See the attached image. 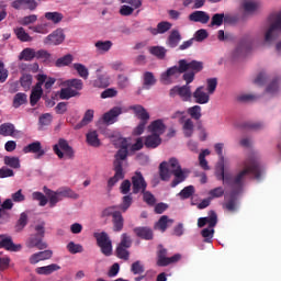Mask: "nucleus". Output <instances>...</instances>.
<instances>
[{"mask_svg":"<svg viewBox=\"0 0 281 281\" xmlns=\"http://www.w3.org/2000/svg\"><path fill=\"white\" fill-rule=\"evenodd\" d=\"M247 153H248V161H247V175L248 179H254L255 181H262V177H265L266 168L260 160V154L251 147V143L247 142Z\"/></svg>","mask_w":281,"mask_h":281,"instance_id":"1","label":"nucleus"},{"mask_svg":"<svg viewBox=\"0 0 281 281\" xmlns=\"http://www.w3.org/2000/svg\"><path fill=\"white\" fill-rule=\"evenodd\" d=\"M269 29L266 32L265 41L266 43H273L280 36L281 32V10L271 13L268 16ZM277 52H281V42L276 45Z\"/></svg>","mask_w":281,"mask_h":281,"instance_id":"2","label":"nucleus"},{"mask_svg":"<svg viewBox=\"0 0 281 281\" xmlns=\"http://www.w3.org/2000/svg\"><path fill=\"white\" fill-rule=\"evenodd\" d=\"M217 223L218 217L214 211H211L207 217H200L198 220V227H205V225H209V227L201 232L204 237V243H212V238H214V227H216Z\"/></svg>","mask_w":281,"mask_h":281,"instance_id":"3","label":"nucleus"},{"mask_svg":"<svg viewBox=\"0 0 281 281\" xmlns=\"http://www.w3.org/2000/svg\"><path fill=\"white\" fill-rule=\"evenodd\" d=\"M113 145L115 148H120L117 154L115 155L116 161L114 162V167L117 166V164H122L121 161H124L126 157H128V139L121 137V136H115V135H110Z\"/></svg>","mask_w":281,"mask_h":281,"instance_id":"4","label":"nucleus"},{"mask_svg":"<svg viewBox=\"0 0 281 281\" xmlns=\"http://www.w3.org/2000/svg\"><path fill=\"white\" fill-rule=\"evenodd\" d=\"M53 150L59 159H74L76 156L74 147H70L65 138H60L58 143L53 146Z\"/></svg>","mask_w":281,"mask_h":281,"instance_id":"5","label":"nucleus"},{"mask_svg":"<svg viewBox=\"0 0 281 281\" xmlns=\"http://www.w3.org/2000/svg\"><path fill=\"white\" fill-rule=\"evenodd\" d=\"M94 238L97 239V244L99 245L103 256L113 255V243L111 241L109 234L105 232L97 233L94 234Z\"/></svg>","mask_w":281,"mask_h":281,"instance_id":"6","label":"nucleus"},{"mask_svg":"<svg viewBox=\"0 0 281 281\" xmlns=\"http://www.w3.org/2000/svg\"><path fill=\"white\" fill-rule=\"evenodd\" d=\"M45 80H47V75H37V83L32 89L30 97L31 106H36L38 100H41V98L43 97V83L45 82Z\"/></svg>","mask_w":281,"mask_h":281,"instance_id":"7","label":"nucleus"},{"mask_svg":"<svg viewBox=\"0 0 281 281\" xmlns=\"http://www.w3.org/2000/svg\"><path fill=\"white\" fill-rule=\"evenodd\" d=\"M178 65L179 66H173L167 69L166 72L161 74L160 80L161 82H164V85H170V82H172V80H175L176 78H179L181 74H186V69L181 67L180 61L178 63Z\"/></svg>","mask_w":281,"mask_h":281,"instance_id":"8","label":"nucleus"},{"mask_svg":"<svg viewBox=\"0 0 281 281\" xmlns=\"http://www.w3.org/2000/svg\"><path fill=\"white\" fill-rule=\"evenodd\" d=\"M166 254H168V250L160 247L158 251V267H168V265H175V262H179V260H181L180 254H176L172 257H166Z\"/></svg>","mask_w":281,"mask_h":281,"instance_id":"9","label":"nucleus"},{"mask_svg":"<svg viewBox=\"0 0 281 281\" xmlns=\"http://www.w3.org/2000/svg\"><path fill=\"white\" fill-rule=\"evenodd\" d=\"M170 98H175V95H179L183 102H190L192 99V90L190 86H176L169 92Z\"/></svg>","mask_w":281,"mask_h":281,"instance_id":"10","label":"nucleus"},{"mask_svg":"<svg viewBox=\"0 0 281 281\" xmlns=\"http://www.w3.org/2000/svg\"><path fill=\"white\" fill-rule=\"evenodd\" d=\"M146 188H148V184L146 183L144 176L142 175L140 171H136L135 175L132 177L133 194H139V192H146Z\"/></svg>","mask_w":281,"mask_h":281,"instance_id":"11","label":"nucleus"},{"mask_svg":"<svg viewBox=\"0 0 281 281\" xmlns=\"http://www.w3.org/2000/svg\"><path fill=\"white\" fill-rule=\"evenodd\" d=\"M247 56V37L237 41V45L232 53L233 60H245Z\"/></svg>","mask_w":281,"mask_h":281,"instance_id":"12","label":"nucleus"},{"mask_svg":"<svg viewBox=\"0 0 281 281\" xmlns=\"http://www.w3.org/2000/svg\"><path fill=\"white\" fill-rule=\"evenodd\" d=\"M167 128L168 126L162 119L155 120L147 126L148 133L151 135H157L158 137H161V135L166 133Z\"/></svg>","mask_w":281,"mask_h":281,"instance_id":"13","label":"nucleus"},{"mask_svg":"<svg viewBox=\"0 0 281 281\" xmlns=\"http://www.w3.org/2000/svg\"><path fill=\"white\" fill-rule=\"evenodd\" d=\"M245 179H247V167L239 171L232 182V188L234 190L232 193L233 196L243 190Z\"/></svg>","mask_w":281,"mask_h":281,"instance_id":"14","label":"nucleus"},{"mask_svg":"<svg viewBox=\"0 0 281 281\" xmlns=\"http://www.w3.org/2000/svg\"><path fill=\"white\" fill-rule=\"evenodd\" d=\"M65 41V32L61 29H57L48 36L45 37L44 44L45 45H60Z\"/></svg>","mask_w":281,"mask_h":281,"instance_id":"15","label":"nucleus"},{"mask_svg":"<svg viewBox=\"0 0 281 281\" xmlns=\"http://www.w3.org/2000/svg\"><path fill=\"white\" fill-rule=\"evenodd\" d=\"M120 115H122V108L114 106L109 112L103 114L102 116L103 123L108 125L115 124Z\"/></svg>","mask_w":281,"mask_h":281,"instance_id":"16","label":"nucleus"},{"mask_svg":"<svg viewBox=\"0 0 281 281\" xmlns=\"http://www.w3.org/2000/svg\"><path fill=\"white\" fill-rule=\"evenodd\" d=\"M180 67L184 69V71H191L194 74H199V71L203 70V64L198 60L188 61L186 59H180Z\"/></svg>","mask_w":281,"mask_h":281,"instance_id":"17","label":"nucleus"},{"mask_svg":"<svg viewBox=\"0 0 281 281\" xmlns=\"http://www.w3.org/2000/svg\"><path fill=\"white\" fill-rule=\"evenodd\" d=\"M0 247L7 249V251H21L22 246L20 244H14L12 237L0 235Z\"/></svg>","mask_w":281,"mask_h":281,"instance_id":"18","label":"nucleus"},{"mask_svg":"<svg viewBox=\"0 0 281 281\" xmlns=\"http://www.w3.org/2000/svg\"><path fill=\"white\" fill-rule=\"evenodd\" d=\"M189 21L192 23H202V25H205L210 23V14L205 11H193L189 15Z\"/></svg>","mask_w":281,"mask_h":281,"instance_id":"19","label":"nucleus"},{"mask_svg":"<svg viewBox=\"0 0 281 281\" xmlns=\"http://www.w3.org/2000/svg\"><path fill=\"white\" fill-rule=\"evenodd\" d=\"M14 10H34L38 7L34 0H15L11 3Z\"/></svg>","mask_w":281,"mask_h":281,"instance_id":"20","label":"nucleus"},{"mask_svg":"<svg viewBox=\"0 0 281 281\" xmlns=\"http://www.w3.org/2000/svg\"><path fill=\"white\" fill-rule=\"evenodd\" d=\"M210 92H205L203 86L198 87L193 92V98L196 104H207L210 102Z\"/></svg>","mask_w":281,"mask_h":281,"instance_id":"21","label":"nucleus"},{"mask_svg":"<svg viewBox=\"0 0 281 281\" xmlns=\"http://www.w3.org/2000/svg\"><path fill=\"white\" fill-rule=\"evenodd\" d=\"M86 142L87 145L92 146V148H100V146H102V142H100V136L95 130H90L86 134Z\"/></svg>","mask_w":281,"mask_h":281,"instance_id":"22","label":"nucleus"},{"mask_svg":"<svg viewBox=\"0 0 281 281\" xmlns=\"http://www.w3.org/2000/svg\"><path fill=\"white\" fill-rule=\"evenodd\" d=\"M24 153H34L35 159H41V157H43V155H45V151L43 149V147L41 146V142H34L29 144L27 146H25L23 148Z\"/></svg>","mask_w":281,"mask_h":281,"instance_id":"23","label":"nucleus"},{"mask_svg":"<svg viewBox=\"0 0 281 281\" xmlns=\"http://www.w3.org/2000/svg\"><path fill=\"white\" fill-rule=\"evenodd\" d=\"M26 247L30 249L37 247L40 250L47 249V243L43 241V237L34 235L26 241Z\"/></svg>","mask_w":281,"mask_h":281,"instance_id":"24","label":"nucleus"},{"mask_svg":"<svg viewBox=\"0 0 281 281\" xmlns=\"http://www.w3.org/2000/svg\"><path fill=\"white\" fill-rule=\"evenodd\" d=\"M52 256H54V251L52 250L40 251V252L33 254L30 257V262L31 265H37V262H41L43 260H49Z\"/></svg>","mask_w":281,"mask_h":281,"instance_id":"25","label":"nucleus"},{"mask_svg":"<svg viewBox=\"0 0 281 281\" xmlns=\"http://www.w3.org/2000/svg\"><path fill=\"white\" fill-rule=\"evenodd\" d=\"M115 175L114 177L110 178L108 181V188H113L117 181H122L124 179V170L122 169V164H117L114 167Z\"/></svg>","mask_w":281,"mask_h":281,"instance_id":"26","label":"nucleus"},{"mask_svg":"<svg viewBox=\"0 0 281 281\" xmlns=\"http://www.w3.org/2000/svg\"><path fill=\"white\" fill-rule=\"evenodd\" d=\"M97 89H106L111 85V77L109 75H97V79L92 81Z\"/></svg>","mask_w":281,"mask_h":281,"instance_id":"27","label":"nucleus"},{"mask_svg":"<svg viewBox=\"0 0 281 281\" xmlns=\"http://www.w3.org/2000/svg\"><path fill=\"white\" fill-rule=\"evenodd\" d=\"M44 192L46 196H48L50 207H56V204L63 201V198H60V194H58V191H53L50 189H47V187H44Z\"/></svg>","mask_w":281,"mask_h":281,"instance_id":"28","label":"nucleus"},{"mask_svg":"<svg viewBox=\"0 0 281 281\" xmlns=\"http://www.w3.org/2000/svg\"><path fill=\"white\" fill-rule=\"evenodd\" d=\"M130 109H131V111L134 112L136 117H138V120H140V122H147L150 120V114H148V112L146 111V109H144V106L132 105Z\"/></svg>","mask_w":281,"mask_h":281,"instance_id":"29","label":"nucleus"},{"mask_svg":"<svg viewBox=\"0 0 281 281\" xmlns=\"http://www.w3.org/2000/svg\"><path fill=\"white\" fill-rule=\"evenodd\" d=\"M223 171L221 167L218 166V162L216 165V177L220 181H223L224 183H229V177L225 175V168H229V159L224 158L223 161Z\"/></svg>","mask_w":281,"mask_h":281,"instance_id":"30","label":"nucleus"},{"mask_svg":"<svg viewBox=\"0 0 281 281\" xmlns=\"http://www.w3.org/2000/svg\"><path fill=\"white\" fill-rule=\"evenodd\" d=\"M97 54H106L111 52V47H113V42L111 41H97L94 43Z\"/></svg>","mask_w":281,"mask_h":281,"instance_id":"31","label":"nucleus"},{"mask_svg":"<svg viewBox=\"0 0 281 281\" xmlns=\"http://www.w3.org/2000/svg\"><path fill=\"white\" fill-rule=\"evenodd\" d=\"M59 196L61 198V201L64 199H80V194L76 193L71 188L69 187H63L57 190Z\"/></svg>","mask_w":281,"mask_h":281,"instance_id":"32","label":"nucleus"},{"mask_svg":"<svg viewBox=\"0 0 281 281\" xmlns=\"http://www.w3.org/2000/svg\"><path fill=\"white\" fill-rule=\"evenodd\" d=\"M55 271H60V266L57 263L36 268V273H38V276H52Z\"/></svg>","mask_w":281,"mask_h":281,"instance_id":"33","label":"nucleus"},{"mask_svg":"<svg viewBox=\"0 0 281 281\" xmlns=\"http://www.w3.org/2000/svg\"><path fill=\"white\" fill-rule=\"evenodd\" d=\"M144 144L146 148H158V146H161V136H157V134H150L145 137Z\"/></svg>","mask_w":281,"mask_h":281,"instance_id":"34","label":"nucleus"},{"mask_svg":"<svg viewBox=\"0 0 281 281\" xmlns=\"http://www.w3.org/2000/svg\"><path fill=\"white\" fill-rule=\"evenodd\" d=\"M181 43V33L179 30H172L168 36L167 45L168 47H177Z\"/></svg>","mask_w":281,"mask_h":281,"instance_id":"35","label":"nucleus"},{"mask_svg":"<svg viewBox=\"0 0 281 281\" xmlns=\"http://www.w3.org/2000/svg\"><path fill=\"white\" fill-rule=\"evenodd\" d=\"M14 34L16 38H19V41H21L22 43H32V41H34V38L30 36V33L25 32L23 26L15 27Z\"/></svg>","mask_w":281,"mask_h":281,"instance_id":"36","label":"nucleus"},{"mask_svg":"<svg viewBox=\"0 0 281 281\" xmlns=\"http://www.w3.org/2000/svg\"><path fill=\"white\" fill-rule=\"evenodd\" d=\"M173 181L171 182V188H177V186H179V183H183V181H186L187 177H188V171L183 170V169H178L176 171H173Z\"/></svg>","mask_w":281,"mask_h":281,"instance_id":"37","label":"nucleus"},{"mask_svg":"<svg viewBox=\"0 0 281 281\" xmlns=\"http://www.w3.org/2000/svg\"><path fill=\"white\" fill-rule=\"evenodd\" d=\"M19 60H25L26 63H32L34 58H36V49L34 48H24L20 55H19Z\"/></svg>","mask_w":281,"mask_h":281,"instance_id":"38","label":"nucleus"},{"mask_svg":"<svg viewBox=\"0 0 281 281\" xmlns=\"http://www.w3.org/2000/svg\"><path fill=\"white\" fill-rule=\"evenodd\" d=\"M134 233L138 238H144L145 240H153V229L149 227H136Z\"/></svg>","mask_w":281,"mask_h":281,"instance_id":"39","label":"nucleus"},{"mask_svg":"<svg viewBox=\"0 0 281 281\" xmlns=\"http://www.w3.org/2000/svg\"><path fill=\"white\" fill-rule=\"evenodd\" d=\"M260 1L258 0H247V16L258 14L260 12Z\"/></svg>","mask_w":281,"mask_h":281,"instance_id":"40","label":"nucleus"},{"mask_svg":"<svg viewBox=\"0 0 281 281\" xmlns=\"http://www.w3.org/2000/svg\"><path fill=\"white\" fill-rule=\"evenodd\" d=\"M80 93L77 90H74V88H61L58 95L60 100H69L70 98H76V95H79Z\"/></svg>","mask_w":281,"mask_h":281,"instance_id":"41","label":"nucleus"},{"mask_svg":"<svg viewBox=\"0 0 281 281\" xmlns=\"http://www.w3.org/2000/svg\"><path fill=\"white\" fill-rule=\"evenodd\" d=\"M182 133L184 137H192L194 135V122L191 119H187L182 123Z\"/></svg>","mask_w":281,"mask_h":281,"instance_id":"42","label":"nucleus"},{"mask_svg":"<svg viewBox=\"0 0 281 281\" xmlns=\"http://www.w3.org/2000/svg\"><path fill=\"white\" fill-rule=\"evenodd\" d=\"M172 223H175V221L168 218L166 215H162L156 223L155 228L164 233L166 229H168V225H172Z\"/></svg>","mask_w":281,"mask_h":281,"instance_id":"43","label":"nucleus"},{"mask_svg":"<svg viewBox=\"0 0 281 281\" xmlns=\"http://www.w3.org/2000/svg\"><path fill=\"white\" fill-rule=\"evenodd\" d=\"M157 82V79H155V75L150 71H146L143 75V87L144 89H150L155 83Z\"/></svg>","mask_w":281,"mask_h":281,"instance_id":"44","label":"nucleus"},{"mask_svg":"<svg viewBox=\"0 0 281 281\" xmlns=\"http://www.w3.org/2000/svg\"><path fill=\"white\" fill-rule=\"evenodd\" d=\"M149 54L151 56H156V58H159L160 60H164L166 58V48L164 46H150L148 48Z\"/></svg>","mask_w":281,"mask_h":281,"instance_id":"45","label":"nucleus"},{"mask_svg":"<svg viewBox=\"0 0 281 281\" xmlns=\"http://www.w3.org/2000/svg\"><path fill=\"white\" fill-rule=\"evenodd\" d=\"M64 87H69L70 89H74L75 91H82V79H69L64 81Z\"/></svg>","mask_w":281,"mask_h":281,"instance_id":"46","label":"nucleus"},{"mask_svg":"<svg viewBox=\"0 0 281 281\" xmlns=\"http://www.w3.org/2000/svg\"><path fill=\"white\" fill-rule=\"evenodd\" d=\"M29 30L35 34H49V23L45 22L34 26H29Z\"/></svg>","mask_w":281,"mask_h":281,"instance_id":"47","label":"nucleus"},{"mask_svg":"<svg viewBox=\"0 0 281 281\" xmlns=\"http://www.w3.org/2000/svg\"><path fill=\"white\" fill-rule=\"evenodd\" d=\"M94 113L95 112L93 110H87L81 122L79 124H77V128H82V126H87V125L91 124V122H93Z\"/></svg>","mask_w":281,"mask_h":281,"instance_id":"48","label":"nucleus"},{"mask_svg":"<svg viewBox=\"0 0 281 281\" xmlns=\"http://www.w3.org/2000/svg\"><path fill=\"white\" fill-rule=\"evenodd\" d=\"M223 148H225V144H223V143H216V144L214 145L215 153H216V154L218 155V157H220L218 167H220L221 170H222V175H223V168H224L223 162L225 161V156H223Z\"/></svg>","mask_w":281,"mask_h":281,"instance_id":"49","label":"nucleus"},{"mask_svg":"<svg viewBox=\"0 0 281 281\" xmlns=\"http://www.w3.org/2000/svg\"><path fill=\"white\" fill-rule=\"evenodd\" d=\"M27 103V94L23 92H19L13 98V106L14 109H19V106H23V104Z\"/></svg>","mask_w":281,"mask_h":281,"instance_id":"50","label":"nucleus"},{"mask_svg":"<svg viewBox=\"0 0 281 281\" xmlns=\"http://www.w3.org/2000/svg\"><path fill=\"white\" fill-rule=\"evenodd\" d=\"M160 179L162 181H169L170 177H172V171L168 169V162L160 164Z\"/></svg>","mask_w":281,"mask_h":281,"instance_id":"51","label":"nucleus"},{"mask_svg":"<svg viewBox=\"0 0 281 281\" xmlns=\"http://www.w3.org/2000/svg\"><path fill=\"white\" fill-rule=\"evenodd\" d=\"M112 223L114 232H122V229H124V217H122V213L115 215L112 220Z\"/></svg>","mask_w":281,"mask_h":281,"instance_id":"52","label":"nucleus"},{"mask_svg":"<svg viewBox=\"0 0 281 281\" xmlns=\"http://www.w3.org/2000/svg\"><path fill=\"white\" fill-rule=\"evenodd\" d=\"M74 69L77 70L78 76H80V78H83V80H87L89 78V68H87V66L76 63L74 64Z\"/></svg>","mask_w":281,"mask_h":281,"instance_id":"53","label":"nucleus"},{"mask_svg":"<svg viewBox=\"0 0 281 281\" xmlns=\"http://www.w3.org/2000/svg\"><path fill=\"white\" fill-rule=\"evenodd\" d=\"M0 135L10 137L14 135V125L12 123H4L0 126Z\"/></svg>","mask_w":281,"mask_h":281,"instance_id":"54","label":"nucleus"},{"mask_svg":"<svg viewBox=\"0 0 281 281\" xmlns=\"http://www.w3.org/2000/svg\"><path fill=\"white\" fill-rule=\"evenodd\" d=\"M69 254H82L85 251V248L80 244H76L74 241H69L66 246Z\"/></svg>","mask_w":281,"mask_h":281,"instance_id":"55","label":"nucleus"},{"mask_svg":"<svg viewBox=\"0 0 281 281\" xmlns=\"http://www.w3.org/2000/svg\"><path fill=\"white\" fill-rule=\"evenodd\" d=\"M36 21H38V15L36 14H31V15H26L21 18L18 23H20V25H33V23H36Z\"/></svg>","mask_w":281,"mask_h":281,"instance_id":"56","label":"nucleus"},{"mask_svg":"<svg viewBox=\"0 0 281 281\" xmlns=\"http://www.w3.org/2000/svg\"><path fill=\"white\" fill-rule=\"evenodd\" d=\"M35 58L42 60V63H49L52 60V54L45 49L35 50Z\"/></svg>","mask_w":281,"mask_h":281,"instance_id":"57","label":"nucleus"},{"mask_svg":"<svg viewBox=\"0 0 281 281\" xmlns=\"http://www.w3.org/2000/svg\"><path fill=\"white\" fill-rule=\"evenodd\" d=\"M4 164L10 168H14V169L21 168V160H19V157L7 156L4 157Z\"/></svg>","mask_w":281,"mask_h":281,"instance_id":"58","label":"nucleus"},{"mask_svg":"<svg viewBox=\"0 0 281 281\" xmlns=\"http://www.w3.org/2000/svg\"><path fill=\"white\" fill-rule=\"evenodd\" d=\"M74 63V56L71 55H65L61 58H58L55 63L56 67H67Z\"/></svg>","mask_w":281,"mask_h":281,"instance_id":"59","label":"nucleus"},{"mask_svg":"<svg viewBox=\"0 0 281 281\" xmlns=\"http://www.w3.org/2000/svg\"><path fill=\"white\" fill-rule=\"evenodd\" d=\"M45 19L47 21H52V23H60L63 21V13L59 12H46L45 13Z\"/></svg>","mask_w":281,"mask_h":281,"instance_id":"60","label":"nucleus"},{"mask_svg":"<svg viewBox=\"0 0 281 281\" xmlns=\"http://www.w3.org/2000/svg\"><path fill=\"white\" fill-rule=\"evenodd\" d=\"M192 194H194V186H188L178 193L182 200L190 199Z\"/></svg>","mask_w":281,"mask_h":281,"instance_id":"61","label":"nucleus"},{"mask_svg":"<svg viewBox=\"0 0 281 281\" xmlns=\"http://www.w3.org/2000/svg\"><path fill=\"white\" fill-rule=\"evenodd\" d=\"M25 225H27V213L23 212L21 213L18 224L15 226L16 232H23Z\"/></svg>","mask_w":281,"mask_h":281,"instance_id":"62","label":"nucleus"},{"mask_svg":"<svg viewBox=\"0 0 281 281\" xmlns=\"http://www.w3.org/2000/svg\"><path fill=\"white\" fill-rule=\"evenodd\" d=\"M120 206H109L102 211V216H112L114 218L120 214Z\"/></svg>","mask_w":281,"mask_h":281,"instance_id":"63","label":"nucleus"},{"mask_svg":"<svg viewBox=\"0 0 281 281\" xmlns=\"http://www.w3.org/2000/svg\"><path fill=\"white\" fill-rule=\"evenodd\" d=\"M188 113L193 120H201V106L200 105H193V106L189 108Z\"/></svg>","mask_w":281,"mask_h":281,"instance_id":"64","label":"nucleus"}]
</instances>
